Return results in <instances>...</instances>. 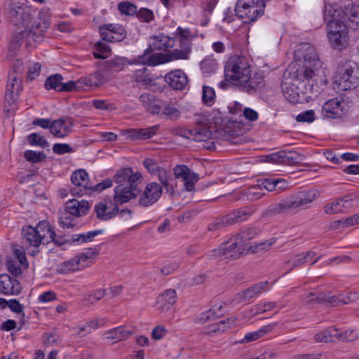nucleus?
Segmentation results:
<instances>
[{
	"label": "nucleus",
	"mask_w": 359,
	"mask_h": 359,
	"mask_svg": "<svg viewBox=\"0 0 359 359\" xmlns=\"http://www.w3.org/2000/svg\"><path fill=\"white\" fill-rule=\"evenodd\" d=\"M100 34L102 40L112 43L122 41L126 37V29L118 24H109L101 26Z\"/></svg>",
	"instance_id": "nucleus-16"
},
{
	"label": "nucleus",
	"mask_w": 359,
	"mask_h": 359,
	"mask_svg": "<svg viewBox=\"0 0 359 359\" xmlns=\"http://www.w3.org/2000/svg\"><path fill=\"white\" fill-rule=\"evenodd\" d=\"M259 230L255 227H249L242 229L233 236V239L238 240L241 244L245 245V248L250 245L248 241L257 236Z\"/></svg>",
	"instance_id": "nucleus-37"
},
{
	"label": "nucleus",
	"mask_w": 359,
	"mask_h": 359,
	"mask_svg": "<svg viewBox=\"0 0 359 359\" xmlns=\"http://www.w3.org/2000/svg\"><path fill=\"white\" fill-rule=\"evenodd\" d=\"M137 58L128 60L126 57H116L105 61L103 67L110 72H119L124 69L126 65L140 64V62H135Z\"/></svg>",
	"instance_id": "nucleus-35"
},
{
	"label": "nucleus",
	"mask_w": 359,
	"mask_h": 359,
	"mask_svg": "<svg viewBox=\"0 0 359 359\" xmlns=\"http://www.w3.org/2000/svg\"><path fill=\"white\" fill-rule=\"evenodd\" d=\"M97 217L101 220H109L118 214V208L111 201H102L95 205Z\"/></svg>",
	"instance_id": "nucleus-23"
},
{
	"label": "nucleus",
	"mask_w": 359,
	"mask_h": 359,
	"mask_svg": "<svg viewBox=\"0 0 359 359\" xmlns=\"http://www.w3.org/2000/svg\"><path fill=\"white\" fill-rule=\"evenodd\" d=\"M50 23L49 19L39 18L30 28H23V29L13 34L10 40L11 47L16 48L20 45L23 39H25L29 43H31L32 41L40 43L45 32L49 28Z\"/></svg>",
	"instance_id": "nucleus-5"
},
{
	"label": "nucleus",
	"mask_w": 359,
	"mask_h": 359,
	"mask_svg": "<svg viewBox=\"0 0 359 359\" xmlns=\"http://www.w3.org/2000/svg\"><path fill=\"white\" fill-rule=\"evenodd\" d=\"M276 306L277 304L276 302H264L255 305L251 311L253 315L257 316L271 311Z\"/></svg>",
	"instance_id": "nucleus-59"
},
{
	"label": "nucleus",
	"mask_w": 359,
	"mask_h": 359,
	"mask_svg": "<svg viewBox=\"0 0 359 359\" xmlns=\"http://www.w3.org/2000/svg\"><path fill=\"white\" fill-rule=\"evenodd\" d=\"M163 193L162 186L154 182H149L139 198V204L142 207H149L156 203Z\"/></svg>",
	"instance_id": "nucleus-14"
},
{
	"label": "nucleus",
	"mask_w": 359,
	"mask_h": 359,
	"mask_svg": "<svg viewBox=\"0 0 359 359\" xmlns=\"http://www.w3.org/2000/svg\"><path fill=\"white\" fill-rule=\"evenodd\" d=\"M100 248L96 247L89 248L86 249L83 252L77 255L78 259L81 263L84 264V262L89 259L93 258L99 253Z\"/></svg>",
	"instance_id": "nucleus-62"
},
{
	"label": "nucleus",
	"mask_w": 359,
	"mask_h": 359,
	"mask_svg": "<svg viewBox=\"0 0 359 359\" xmlns=\"http://www.w3.org/2000/svg\"><path fill=\"white\" fill-rule=\"evenodd\" d=\"M202 100L207 106H212L215 102V92L213 88L204 86L203 87Z\"/></svg>",
	"instance_id": "nucleus-58"
},
{
	"label": "nucleus",
	"mask_w": 359,
	"mask_h": 359,
	"mask_svg": "<svg viewBox=\"0 0 359 359\" xmlns=\"http://www.w3.org/2000/svg\"><path fill=\"white\" fill-rule=\"evenodd\" d=\"M355 200L353 194L344 196L327 203L324 208L325 212L329 215L347 212L354 205Z\"/></svg>",
	"instance_id": "nucleus-19"
},
{
	"label": "nucleus",
	"mask_w": 359,
	"mask_h": 359,
	"mask_svg": "<svg viewBox=\"0 0 359 359\" xmlns=\"http://www.w3.org/2000/svg\"><path fill=\"white\" fill-rule=\"evenodd\" d=\"M305 156L303 154L293 150V175L307 170L308 165L303 162Z\"/></svg>",
	"instance_id": "nucleus-48"
},
{
	"label": "nucleus",
	"mask_w": 359,
	"mask_h": 359,
	"mask_svg": "<svg viewBox=\"0 0 359 359\" xmlns=\"http://www.w3.org/2000/svg\"><path fill=\"white\" fill-rule=\"evenodd\" d=\"M118 10L121 14L126 15H133L137 13V8L136 5L129 1H122L118 4Z\"/></svg>",
	"instance_id": "nucleus-60"
},
{
	"label": "nucleus",
	"mask_w": 359,
	"mask_h": 359,
	"mask_svg": "<svg viewBox=\"0 0 359 359\" xmlns=\"http://www.w3.org/2000/svg\"><path fill=\"white\" fill-rule=\"evenodd\" d=\"M23 238L29 245L37 248L40 244L46 245L50 243L55 231L48 222L41 221L36 227L24 226L22 229Z\"/></svg>",
	"instance_id": "nucleus-7"
},
{
	"label": "nucleus",
	"mask_w": 359,
	"mask_h": 359,
	"mask_svg": "<svg viewBox=\"0 0 359 359\" xmlns=\"http://www.w3.org/2000/svg\"><path fill=\"white\" fill-rule=\"evenodd\" d=\"M142 177L139 172H133L131 168H123L117 171L114 176V181L118 184H125L137 182Z\"/></svg>",
	"instance_id": "nucleus-26"
},
{
	"label": "nucleus",
	"mask_w": 359,
	"mask_h": 359,
	"mask_svg": "<svg viewBox=\"0 0 359 359\" xmlns=\"http://www.w3.org/2000/svg\"><path fill=\"white\" fill-rule=\"evenodd\" d=\"M103 233L102 229L88 231L81 234H75L70 236V244L81 245L84 243L92 242L94 238Z\"/></svg>",
	"instance_id": "nucleus-38"
},
{
	"label": "nucleus",
	"mask_w": 359,
	"mask_h": 359,
	"mask_svg": "<svg viewBox=\"0 0 359 359\" xmlns=\"http://www.w3.org/2000/svg\"><path fill=\"white\" fill-rule=\"evenodd\" d=\"M104 73L102 70L96 71L88 76L79 79V84L81 86V90L86 88L95 89L106 82Z\"/></svg>",
	"instance_id": "nucleus-24"
},
{
	"label": "nucleus",
	"mask_w": 359,
	"mask_h": 359,
	"mask_svg": "<svg viewBox=\"0 0 359 359\" xmlns=\"http://www.w3.org/2000/svg\"><path fill=\"white\" fill-rule=\"evenodd\" d=\"M149 46L144 50L142 55H139L135 62L148 66H156L162 63L168 62L167 54H154V50L166 51L175 45V39L165 36L163 34L153 36Z\"/></svg>",
	"instance_id": "nucleus-3"
},
{
	"label": "nucleus",
	"mask_w": 359,
	"mask_h": 359,
	"mask_svg": "<svg viewBox=\"0 0 359 359\" xmlns=\"http://www.w3.org/2000/svg\"><path fill=\"white\" fill-rule=\"evenodd\" d=\"M222 308V306H219L217 308L214 307L201 313L196 320V322L199 323H205L208 321L214 320L218 318L219 316L223 315V313L220 312Z\"/></svg>",
	"instance_id": "nucleus-42"
},
{
	"label": "nucleus",
	"mask_w": 359,
	"mask_h": 359,
	"mask_svg": "<svg viewBox=\"0 0 359 359\" xmlns=\"http://www.w3.org/2000/svg\"><path fill=\"white\" fill-rule=\"evenodd\" d=\"M292 208V199L287 198L280 201L278 203L270 205L262 212L263 217H271L280 214H284L290 211Z\"/></svg>",
	"instance_id": "nucleus-30"
},
{
	"label": "nucleus",
	"mask_w": 359,
	"mask_h": 359,
	"mask_svg": "<svg viewBox=\"0 0 359 359\" xmlns=\"http://www.w3.org/2000/svg\"><path fill=\"white\" fill-rule=\"evenodd\" d=\"M162 105L163 107L161 114H158L161 117L176 119L180 116V111L177 109L173 103L163 101Z\"/></svg>",
	"instance_id": "nucleus-44"
},
{
	"label": "nucleus",
	"mask_w": 359,
	"mask_h": 359,
	"mask_svg": "<svg viewBox=\"0 0 359 359\" xmlns=\"http://www.w3.org/2000/svg\"><path fill=\"white\" fill-rule=\"evenodd\" d=\"M95 48L96 51L93 52V55L95 58L105 59L111 55V49L104 42H97L95 45Z\"/></svg>",
	"instance_id": "nucleus-51"
},
{
	"label": "nucleus",
	"mask_w": 359,
	"mask_h": 359,
	"mask_svg": "<svg viewBox=\"0 0 359 359\" xmlns=\"http://www.w3.org/2000/svg\"><path fill=\"white\" fill-rule=\"evenodd\" d=\"M233 323L234 320L232 318L222 320L219 322L212 324L210 325V331L212 332H223L231 328Z\"/></svg>",
	"instance_id": "nucleus-53"
},
{
	"label": "nucleus",
	"mask_w": 359,
	"mask_h": 359,
	"mask_svg": "<svg viewBox=\"0 0 359 359\" xmlns=\"http://www.w3.org/2000/svg\"><path fill=\"white\" fill-rule=\"evenodd\" d=\"M327 37L331 46L334 49L343 50L348 45V33L343 31L338 34L327 35Z\"/></svg>",
	"instance_id": "nucleus-40"
},
{
	"label": "nucleus",
	"mask_w": 359,
	"mask_h": 359,
	"mask_svg": "<svg viewBox=\"0 0 359 359\" xmlns=\"http://www.w3.org/2000/svg\"><path fill=\"white\" fill-rule=\"evenodd\" d=\"M196 37L188 27H177L174 33L175 41L177 39L179 42L180 49H174L167 53L168 59L166 61H172L176 60H187L191 51L192 41Z\"/></svg>",
	"instance_id": "nucleus-8"
},
{
	"label": "nucleus",
	"mask_w": 359,
	"mask_h": 359,
	"mask_svg": "<svg viewBox=\"0 0 359 359\" xmlns=\"http://www.w3.org/2000/svg\"><path fill=\"white\" fill-rule=\"evenodd\" d=\"M71 182L74 187L71 189L73 196H82L92 194V183L88 180V174L83 169L75 170L71 175Z\"/></svg>",
	"instance_id": "nucleus-12"
},
{
	"label": "nucleus",
	"mask_w": 359,
	"mask_h": 359,
	"mask_svg": "<svg viewBox=\"0 0 359 359\" xmlns=\"http://www.w3.org/2000/svg\"><path fill=\"white\" fill-rule=\"evenodd\" d=\"M250 67L246 58L243 56L235 55L231 57L224 66V76L226 81L237 85L241 79H245Z\"/></svg>",
	"instance_id": "nucleus-9"
},
{
	"label": "nucleus",
	"mask_w": 359,
	"mask_h": 359,
	"mask_svg": "<svg viewBox=\"0 0 359 359\" xmlns=\"http://www.w3.org/2000/svg\"><path fill=\"white\" fill-rule=\"evenodd\" d=\"M276 238H273L264 242L250 245L246 250V254H255L266 252L270 249L271 246L276 242Z\"/></svg>",
	"instance_id": "nucleus-43"
},
{
	"label": "nucleus",
	"mask_w": 359,
	"mask_h": 359,
	"mask_svg": "<svg viewBox=\"0 0 359 359\" xmlns=\"http://www.w3.org/2000/svg\"><path fill=\"white\" fill-rule=\"evenodd\" d=\"M158 300L161 301L165 306L170 308L177 301V293L175 290H166L158 297Z\"/></svg>",
	"instance_id": "nucleus-52"
},
{
	"label": "nucleus",
	"mask_w": 359,
	"mask_h": 359,
	"mask_svg": "<svg viewBox=\"0 0 359 359\" xmlns=\"http://www.w3.org/2000/svg\"><path fill=\"white\" fill-rule=\"evenodd\" d=\"M133 334V330L128 329L126 326H118L105 332L104 336V338L109 341L118 342L126 340Z\"/></svg>",
	"instance_id": "nucleus-32"
},
{
	"label": "nucleus",
	"mask_w": 359,
	"mask_h": 359,
	"mask_svg": "<svg viewBox=\"0 0 359 359\" xmlns=\"http://www.w3.org/2000/svg\"><path fill=\"white\" fill-rule=\"evenodd\" d=\"M74 120L71 117L60 118L51 122L50 133L55 137L63 138L72 130Z\"/></svg>",
	"instance_id": "nucleus-21"
},
{
	"label": "nucleus",
	"mask_w": 359,
	"mask_h": 359,
	"mask_svg": "<svg viewBox=\"0 0 359 359\" xmlns=\"http://www.w3.org/2000/svg\"><path fill=\"white\" fill-rule=\"evenodd\" d=\"M148 69L146 67L136 70L131 77L132 82L147 84L150 81Z\"/></svg>",
	"instance_id": "nucleus-56"
},
{
	"label": "nucleus",
	"mask_w": 359,
	"mask_h": 359,
	"mask_svg": "<svg viewBox=\"0 0 359 359\" xmlns=\"http://www.w3.org/2000/svg\"><path fill=\"white\" fill-rule=\"evenodd\" d=\"M266 161L283 164H290L292 161V152L284 150L269 154L266 156Z\"/></svg>",
	"instance_id": "nucleus-41"
},
{
	"label": "nucleus",
	"mask_w": 359,
	"mask_h": 359,
	"mask_svg": "<svg viewBox=\"0 0 359 359\" xmlns=\"http://www.w3.org/2000/svg\"><path fill=\"white\" fill-rule=\"evenodd\" d=\"M165 81L175 90H183L188 84V76L182 69H175L167 73Z\"/></svg>",
	"instance_id": "nucleus-22"
},
{
	"label": "nucleus",
	"mask_w": 359,
	"mask_h": 359,
	"mask_svg": "<svg viewBox=\"0 0 359 359\" xmlns=\"http://www.w3.org/2000/svg\"><path fill=\"white\" fill-rule=\"evenodd\" d=\"M140 193L137 188V182L125 184H118L114 188V201L116 203L123 204L137 197Z\"/></svg>",
	"instance_id": "nucleus-17"
},
{
	"label": "nucleus",
	"mask_w": 359,
	"mask_h": 359,
	"mask_svg": "<svg viewBox=\"0 0 359 359\" xmlns=\"http://www.w3.org/2000/svg\"><path fill=\"white\" fill-rule=\"evenodd\" d=\"M265 6H255L243 8L235 7L236 15L243 20L244 23H250L257 20L258 17L263 15Z\"/></svg>",
	"instance_id": "nucleus-25"
},
{
	"label": "nucleus",
	"mask_w": 359,
	"mask_h": 359,
	"mask_svg": "<svg viewBox=\"0 0 359 359\" xmlns=\"http://www.w3.org/2000/svg\"><path fill=\"white\" fill-rule=\"evenodd\" d=\"M139 100L149 113L156 115L161 114L163 100L157 99L153 94H142L139 97Z\"/></svg>",
	"instance_id": "nucleus-27"
},
{
	"label": "nucleus",
	"mask_w": 359,
	"mask_h": 359,
	"mask_svg": "<svg viewBox=\"0 0 359 359\" xmlns=\"http://www.w3.org/2000/svg\"><path fill=\"white\" fill-rule=\"evenodd\" d=\"M281 90L285 98L292 102V69L285 71L281 81Z\"/></svg>",
	"instance_id": "nucleus-39"
},
{
	"label": "nucleus",
	"mask_w": 359,
	"mask_h": 359,
	"mask_svg": "<svg viewBox=\"0 0 359 359\" xmlns=\"http://www.w3.org/2000/svg\"><path fill=\"white\" fill-rule=\"evenodd\" d=\"M245 254H246L245 245L232 237L229 241L221 243L217 248L212 250L210 256L232 261L239 259Z\"/></svg>",
	"instance_id": "nucleus-11"
},
{
	"label": "nucleus",
	"mask_w": 359,
	"mask_h": 359,
	"mask_svg": "<svg viewBox=\"0 0 359 359\" xmlns=\"http://www.w3.org/2000/svg\"><path fill=\"white\" fill-rule=\"evenodd\" d=\"M63 77L60 74H55L48 76L44 83V86L47 90H55L60 92V88L62 84Z\"/></svg>",
	"instance_id": "nucleus-49"
},
{
	"label": "nucleus",
	"mask_w": 359,
	"mask_h": 359,
	"mask_svg": "<svg viewBox=\"0 0 359 359\" xmlns=\"http://www.w3.org/2000/svg\"><path fill=\"white\" fill-rule=\"evenodd\" d=\"M22 291L20 283L7 273L0 274V293L4 295H18Z\"/></svg>",
	"instance_id": "nucleus-20"
},
{
	"label": "nucleus",
	"mask_w": 359,
	"mask_h": 359,
	"mask_svg": "<svg viewBox=\"0 0 359 359\" xmlns=\"http://www.w3.org/2000/svg\"><path fill=\"white\" fill-rule=\"evenodd\" d=\"M351 301L350 296H344V294L331 295L330 293H309L307 296L306 303H325L331 306H337L340 304H347Z\"/></svg>",
	"instance_id": "nucleus-13"
},
{
	"label": "nucleus",
	"mask_w": 359,
	"mask_h": 359,
	"mask_svg": "<svg viewBox=\"0 0 359 359\" xmlns=\"http://www.w3.org/2000/svg\"><path fill=\"white\" fill-rule=\"evenodd\" d=\"M322 114L327 118H336L343 114L342 103L337 97L330 99L323 105Z\"/></svg>",
	"instance_id": "nucleus-28"
},
{
	"label": "nucleus",
	"mask_w": 359,
	"mask_h": 359,
	"mask_svg": "<svg viewBox=\"0 0 359 359\" xmlns=\"http://www.w3.org/2000/svg\"><path fill=\"white\" fill-rule=\"evenodd\" d=\"M293 104L306 103L317 98L327 88L329 80L316 48L302 43L293 51Z\"/></svg>",
	"instance_id": "nucleus-1"
},
{
	"label": "nucleus",
	"mask_w": 359,
	"mask_h": 359,
	"mask_svg": "<svg viewBox=\"0 0 359 359\" xmlns=\"http://www.w3.org/2000/svg\"><path fill=\"white\" fill-rule=\"evenodd\" d=\"M324 20L327 22V35L338 34L342 31L348 33V20L353 25V29L359 25V6L349 3L343 8H335L325 4Z\"/></svg>",
	"instance_id": "nucleus-2"
},
{
	"label": "nucleus",
	"mask_w": 359,
	"mask_h": 359,
	"mask_svg": "<svg viewBox=\"0 0 359 359\" xmlns=\"http://www.w3.org/2000/svg\"><path fill=\"white\" fill-rule=\"evenodd\" d=\"M158 129V125L147 128L130 129L128 131V137L133 141L148 140L154 136Z\"/></svg>",
	"instance_id": "nucleus-33"
},
{
	"label": "nucleus",
	"mask_w": 359,
	"mask_h": 359,
	"mask_svg": "<svg viewBox=\"0 0 359 359\" xmlns=\"http://www.w3.org/2000/svg\"><path fill=\"white\" fill-rule=\"evenodd\" d=\"M212 131L206 126H198L194 128V140L196 142H205L212 137Z\"/></svg>",
	"instance_id": "nucleus-46"
},
{
	"label": "nucleus",
	"mask_w": 359,
	"mask_h": 359,
	"mask_svg": "<svg viewBox=\"0 0 359 359\" xmlns=\"http://www.w3.org/2000/svg\"><path fill=\"white\" fill-rule=\"evenodd\" d=\"M89 210V203L87 201L69 200L67 202L64 212L74 217H80L86 215Z\"/></svg>",
	"instance_id": "nucleus-29"
},
{
	"label": "nucleus",
	"mask_w": 359,
	"mask_h": 359,
	"mask_svg": "<svg viewBox=\"0 0 359 359\" xmlns=\"http://www.w3.org/2000/svg\"><path fill=\"white\" fill-rule=\"evenodd\" d=\"M343 90L355 88L359 84V67L355 62H346L338 71L336 81Z\"/></svg>",
	"instance_id": "nucleus-10"
},
{
	"label": "nucleus",
	"mask_w": 359,
	"mask_h": 359,
	"mask_svg": "<svg viewBox=\"0 0 359 359\" xmlns=\"http://www.w3.org/2000/svg\"><path fill=\"white\" fill-rule=\"evenodd\" d=\"M19 79H16L11 75L10 77V83H7L4 97V108L8 113L15 109L18 99V93L21 90V85H19Z\"/></svg>",
	"instance_id": "nucleus-18"
},
{
	"label": "nucleus",
	"mask_w": 359,
	"mask_h": 359,
	"mask_svg": "<svg viewBox=\"0 0 359 359\" xmlns=\"http://www.w3.org/2000/svg\"><path fill=\"white\" fill-rule=\"evenodd\" d=\"M156 175H158V178L161 182L160 184L162 186V188L164 187L165 192L170 196H173L175 195V188L177 186L175 177H173V176L166 170L161 168L158 170Z\"/></svg>",
	"instance_id": "nucleus-31"
},
{
	"label": "nucleus",
	"mask_w": 359,
	"mask_h": 359,
	"mask_svg": "<svg viewBox=\"0 0 359 359\" xmlns=\"http://www.w3.org/2000/svg\"><path fill=\"white\" fill-rule=\"evenodd\" d=\"M84 264L80 262L76 255L74 258L62 262L57 266V272L61 274H67L74 272L84 267Z\"/></svg>",
	"instance_id": "nucleus-36"
},
{
	"label": "nucleus",
	"mask_w": 359,
	"mask_h": 359,
	"mask_svg": "<svg viewBox=\"0 0 359 359\" xmlns=\"http://www.w3.org/2000/svg\"><path fill=\"white\" fill-rule=\"evenodd\" d=\"M27 0H5L3 11L9 22L19 28L29 27L32 20V9Z\"/></svg>",
	"instance_id": "nucleus-4"
},
{
	"label": "nucleus",
	"mask_w": 359,
	"mask_h": 359,
	"mask_svg": "<svg viewBox=\"0 0 359 359\" xmlns=\"http://www.w3.org/2000/svg\"><path fill=\"white\" fill-rule=\"evenodd\" d=\"M236 86L250 94H253L264 86L263 73L261 72H248L245 79H243Z\"/></svg>",
	"instance_id": "nucleus-15"
},
{
	"label": "nucleus",
	"mask_w": 359,
	"mask_h": 359,
	"mask_svg": "<svg viewBox=\"0 0 359 359\" xmlns=\"http://www.w3.org/2000/svg\"><path fill=\"white\" fill-rule=\"evenodd\" d=\"M317 195L318 192L314 189L298 192L293 200V208H307V205L312 203L317 198Z\"/></svg>",
	"instance_id": "nucleus-34"
},
{
	"label": "nucleus",
	"mask_w": 359,
	"mask_h": 359,
	"mask_svg": "<svg viewBox=\"0 0 359 359\" xmlns=\"http://www.w3.org/2000/svg\"><path fill=\"white\" fill-rule=\"evenodd\" d=\"M25 158L32 163H39L46 159V155L43 151H36L33 150H26L24 152Z\"/></svg>",
	"instance_id": "nucleus-57"
},
{
	"label": "nucleus",
	"mask_w": 359,
	"mask_h": 359,
	"mask_svg": "<svg viewBox=\"0 0 359 359\" xmlns=\"http://www.w3.org/2000/svg\"><path fill=\"white\" fill-rule=\"evenodd\" d=\"M85 324L88 333L90 334L93 330L106 326L107 324V319L104 318L93 319L87 321Z\"/></svg>",
	"instance_id": "nucleus-63"
},
{
	"label": "nucleus",
	"mask_w": 359,
	"mask_h": 359,
	"mask_svg": "<svg viewBox=\"0 0 359 359\" xmlns=\"http://www.w3.org/2000/svg\"><path fill=\"white\" fill-rule=\"evenodd\" d=\"M295 119L300 123H312L316 120V113L313 109L306 110L297 115Z\"/></svg>",
	"instance_id": "nucleus-64"
},
{
	"label": "nucleus",
	"mask_w": 359,
	"mask_h": 359,
	"mask_svg": "<svg viewBox=\"0 0 359 359\" xmlns=\"http://www.w3.org/2000/svg\"><path fill=\"white\" fill-rule=\"evenodd\" d=\"M135 15L140 22L146 23H149L154 19L153 11L147 8H141L140 10H137Z\"/></svg>",
	"instance_id": "nucleus-61"
},
{
	"label": "nucleus",
	"mask_w": 359,
	"mask_h": 359,
	"mask_svg": "<svg viewBox=\"0 0 359 359\" xmlns=\"http://www.w3.org/2000/svg\"><path fill=\"white\" fill-rule=\"evenodd\" d=\"M316 256L313 251H307L299 253L293 257V267L299 266L304 263L309 262Z\"/></svg>",
	"instance_id": "nucleus-55"
},
{
	"label": "nucleus",
	"mask_w": 359,
	"mask_h": 359,
	"mask_svg": "<svg viewBox=\"0 0 359 359\" xmlns=\"http://www.w3.org/2000/svg\"><path fill=\"white\" fill-rule=\"evenodd\" d=\"M334 336L335 339L343 341H352L358 337L356 330L352 328L347 330H338L337 328V334Z\"/></svg>",
	"instance_id": "nucleus-47"
},
{
	"label": "nucleus",
	"mask_w": 359,
	"mask_h": 359,
	"mask_svg": "<svg viewBox=\"0 0 359 359\" xmlns=\"http://www.w3.org/2000/svg\"><path fill=\"white\" fill-rule=\"evenodd\" d=\"M256 211L257 207L254 205L233 210L226 215L216 217L208 224V230L209 231H215L237 223L245 222Z\"/></svg>",
	"instance_id": "nucleus-6"
},
{
	"label": "nucleus",
	"mask_w": 359,
	"mask_h": 359,
	"mask_svg": "<svg viewBox=\"0 0 359 359\" xmlns=\"http://www.w3.org/2000/svg\"><path fill=\"white\" fill-rule=\"evenodd\" d=\"M27 140L31 146H38L43 149L47 148L50 146L49 142L45 139V137L37 133H32L27 135Z\"/></svg>",
	"instance_id": "nucleus-50"
},
{
	"label": "nucleus",
	"mask_w": 359,
	"mask_h": 359,
	"mask_svg": "<svg viewBox=\"0 0 359 359\" xmlns=\"http://www.w3.org/2000/svg\"><path fill=\"white\" fill-rule=\"evenodd\" d=\"M217 62L212 57H206L201 62V68L203 74H210L217 68Z\"/></svg>",
	"instance_id": "nucleus-54"
},
{
	"label": "nucleus",
	"mask_w": 359,
	"mask_h": 359,
	"mask_svg": "<svg viewBox=\"0 0 359 359\" xmlns=\"http://www.w3.org/2000/svg\"><path fill=\"white\" fill-rule=\"evenodd\" d=\"M337 334V328L335 327H330L315 335V340L319 343H327L333 341Z\"/></svg>",
	"instance_id": "nucleus-45"
}]
</instances>
